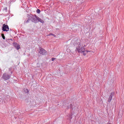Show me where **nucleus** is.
<instances>
[{
    "label": "nucleus",
    "mask_w": 124,
    "mask_h": 124,
    "mask_svg": "<svg viewBox=\"0 0 124 124\" xmlns=\"http://www.w3.org/2000/svg\"><path fill=\"white\" fill-rule=\"evenodd\" d=\"M39 53L41 55H45L46 54V50L42 47H40L39 49Z\"/></svg>",
    "instance_id": "4"
},
{
    "label": "nucleus",
    "mask_w": 124,
    "mask_h": 124,
    "mask_svg": "<svg viewBox=\"0 0 124 124\" xmlns=\"http://www.w3.org/2000/svg\"><path fill=\"white\" fill-rule=\"evenodd\" d=\"M49 35H53V36H54L55 37L56 35H55V34L52 33H49Z\"/></svg>",
    "instance_id": "15"
},
{
    "label": "nucleus",
    "mask_w": 124,
    "mask_h": 124,
    "mask_svg": "<svg viewBox=\"0 0 124 124\" xmlns=\"http://www.w3.org/2000/svg\"><path fill=\"white\" fill-rule=\"evenodd\" d=\"M29 93V90L26 89V90H25V93Z\"/></svg>",
    "instance_id": "16"
},
{
    "label": "nucleus",
    "mask_w": 124,
    "mask_h": 124,
    "mask_svg": "<svg viewBox=\"0 0 124 124\" xmlns=\"http://www.w3.org/2000/svg\"><path fill=\"white\" fill-rule=\"evenodd\" d=\"M83 56H86V53H85L84 52H83Z\"/></svg>",
    "instance_id": "18"
},
{
    "label": "nucleus",
    "mask_w": 124,
    "mask_h": 124,
    "mask_svg": "<svg viewBox=\"0 0 124 124\" xmlns=\"http://www.w3.org/2000/svg\"><path fill=\"white\" fill-rule=\"evenodd\" d=\"M2 30L3 31H9V27H8V25L3 24Z\"/></svg>",
    "instance_id": "3"
},
{
    "label": "nucleus",
    "mask_w": 124,
    "mask_h": 124,
    "mask_svg": "<svg viewBox=\"0 0 124 124\" xmlns=\"http://www.w3.org/2000/svg\"><path fill=\"white\" fill-rule=\"evenodd\" d=\"M76 51H78V53H85V48L83 47L81 44H79L76 48Z\"/></svg>",
    "instance_id": "1"
},
{
    "label": "nucleus",
    "mask_w": 124,
    "mask_h": 124,
    "mask_svg": "<svg viewBox=\"0 0 124 124\" xmlns=\"http://www.w3.org/2000/svg\"><path fill=\"white\" fill-rule=\"evenodd\" d=\"M0 103H3V99L1 96H0Z\"/></svg>",
    "instance_id": "9"
},
{
    "label": "nucleus",
    "mask_w": 124,
    "mask_h": 124,
    "mask_svg": "<svg viewBox=\"0 0 124 124\" xmlns=\"http://www.w3.org/2000/svg\"><path fill=\"white\" fill-rule=\"evenodd\" d=\"M13 46L17 50H19L21 47H20V45L18 44L16 42H14L13 43Z\"/></svg>",
    "instance_id": "5"
},
{
    "label": "nucleus",
    "mask_w": 124,
    "mask_h": 124,
    "mask_svg": "<svg viewBox=\"0 0 124 124\" xmlns=\"http://www.w3.org/2000/svg\"><path fill=\"white\" fill-rule=\"evenodd\" d=\"M68 108H72V104H70V106H68Z\"/></svg>",
    "instance_id": "14"
},
{
    "label": "nucleus",
    "mask_w": 124,
    "mask_h": 124,
    "mask_svg": "<svg viewBox=\"0 0 124 124\" xmlns=\"http://www.w3.org/2000/svg\"><path fill=\"white\" fill-rule=\"evenodd\" d=\"M51 60H52V62H53V61H55V60H56V58H52L51 59Z\"/></svg>",
    "instance_id": "17"
},
{
    "label": "nucleus",
    "mask_w": 124,
    "mask_h": 124,
    "mask_svg": "<svg viewBox=\"0 0 124 124\" xmlns=\"http://www.w3.org/2000/svg\"><path fill=\"white\" fill-rule=\"evenodd\" d=\"M36 12H37V13L38 14H40V12H41L40 10L38 9L37 10V11H36Z\"/></svg>",
    "instance_id": "12"
},
{
    "label": "nucleus",
    "mask_w": 124,
    "mask_h": 124,
    "mask_svg": "<svg viewBox=\"0 0 124 124\" xmlns=\"http://www.w3.org/2000/svg\"><path fill=\"white\" fill-rule=\"evenodd\" d=\"M36 15L35 16V17H31V22H32L33 23H38V21H37V19H36Z\"/></svg>",
    "instance_id": "6"
},
{
    "label": "nucleus",
    "mask_w": 124,
    "mask_h": 124,
    "mask_svg": "<svg viewBox=\"0 0 124 124\" xmlns=\"http://www.w3.org/2000/svg\"><path fill=\"white\" fill-rule=\"evenodd\" d=\"M30 19H28L27 21L25 20L24 21V24L30 23Z\"/></svg>",
    "instance_id": "11"
},
{
    "label": "nucleus",
    "mask_w": 124,
    "mask_h": 124,
    "mask_svg": "<svg viewBox=\"0 0 124 124\" xmlns=\"http://www.w3.org/2000/svg\"><path fill=\"white\" fill-rule=\"evenodd\" d=\"M10 77H11V76L7 73H4L2 76L4 80H9V79H10Z\"/></svg>",
    "instance_id": "2"
},
{
    "label": "nucleus",
    "mask_w": 124,
    "mask_h": 124,
    "mask_svg": "<svg viewBox=\"0 0 124 124\" xmlns=\"http://www.w3.org/2000/svg\"><path fill=\"white\" fill-rule=\"evenodd\" d=\"M84 48H85V47H86V45H84V46H83Z\"/></svg>",
    "instance_id": "20"
},
{
    "label": "nucleus",
    "mask_w": 124,
    "mask_h": 124,
    "mask_svg": "<svg viewBox=\"0 0 124 124\" xmlns=\"http://www.w3.org/2000/svg\"><path fill=\"white\" fill-rule=\"evenodd\" d=\"M3 11L4 12H6L7 11V7H4L3 8Z\"/></svg>",
    "instance_id": "10"
},
{
    "label": "nucleus",
    "mask_w": 124,
    "mask_h": 124,
    "mask_svg": "<svg viewBox=\"0 0 124 124\" xmlns=\"http://www.w3.org/2000/svg\"><path fill=\"white\" fill-rule=\"evenodd\" d=\"M36 18L37 19V21L38 22H40V23H42V24H44V21L41 18H39L38 16H36Z\"/></svg>",
    "instance_id": "8"
},
{
    "label": "nucleus",
    "mask_w": 124,
    "mask_h": 124,
    "mask_svg": "<svg viewBox=\"0 0 124 124\" xmlns=\"http://www.w3.org/2000/svg\"><path fill=\"white\" fill-rule=\"evenodd\" d=\"M86 52H87V53H89V52H90V51L86 50Z\"/></svg>",
    "instance_id": "19"
},
{
    "label": "nucleus",
    "mask_w": 124,
    "mask_h": 124,
    "mask_svg": "<svg viewBox=\"0 0 124 124\" xmlns=\"http://www.w3.org/2000/svg\"><path fill=\"white\" fill-rule=\"evenodd\" d=\"M1 35L3 39H5V36H4V35L3 34H2Z\"/></svg>",
    "instance_id": "13"
},
{
    "label": "nucleus",
    "mask_w": 124,
    "mask_h": 124,
    "mask_svg": "<svg viewBox=\"0 0 124 124\" xmlns=\"http://www.w3.org/2000/svg\"><path fill=\"white\" fill-rule=\"evenodd\" d=\"M4 102H5V101H4Z\"/></svg>",
    "instance_id": "21"
},
{
    "label": "nucleus",
    "mask_w": 124,
    "mask_h": 124,
    "mask_svg": "<svg viewBox=\"0 0 124 124\" xmlns=\"http://www.w3.org/2000/svg\"><path fill=\"white\" fill-rule=\"evenodd\" d=\"M114 93H110V95L108 99V102H110L112 101V98L113 95H114Z\"/></svg>",
    "instance_id": "7"
}]
</instances>
